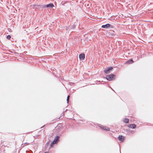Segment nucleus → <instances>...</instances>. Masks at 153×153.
<instances>
[{
	"instance_id": "1",
	"label": "nucleus",
	"mask_w": 153,
	"mask_h": 153,
	"mask_svg": "<svg viewBox=\"0 0 153 153\" xmlns=\"http://www.w3.org/2000/svg\"><path fill=\"white\" fill-rule=\"evenodd\" d=\"M116 75L113 74H111L107 75L106 76V78L108 81H111L114 80Z\"/></svg>"
},
{
	"instance_id": "2",
	"label": "nucleus",
	"mask_w": 153,
	"mask_h": 153,
	"mask_svg": "<svg viewBox=\"0 0 153 153\" xmlns=\"http://www.w3.org/2000/svg\"><path fill=\"white\" fill-rule=\"evenodd\" d=\"M101 27L104 28H108L109 27L112 28H114V26L111 25L110 24L107 23L105 25H103Z\"/></svg>"
},
{
	"instance_id": "3",
	"label": "nucleus",
	"mask_w": 153,
	"mask_h": 153,
	"mask_svg": "<svg viewBox=\"0 0 153 153\" xmlns=\"http://www.w3.org/2000/svg\"><path fill=\"white\" fill-rule=\"evenodd\" d=\"M113 69V68L112 67H109L104 70V72L106 74H108L110 73V71Z\"/></svg>"
},
{
	"instance_id": "4",
	"label": "nucleus",
	"mask_w": 153,
	"mask_h": 153,
	"mask_svg": "<svg viewBox=\"0 0 153 153\" xmlns=\"http://www.w3.org/2000/svg\"><path fill=\"white\" fill-rule=\"evenodd\" d=\"M54 6L53 4V3H51L45 6L42 5V8H44L45 7L52 8Z\"/></svg>"
},
{
	"instance_id": "5",
	"label": "nucleus",
	"mask_w": 153,
	"mask_h": 153,
	"mask_svg": "<svg viewBox=\"0 0 153 153\" xmlns=\"http://www.w3.org/2000/svg\"><path fill=\"white\" fill-rule=\"evenodd\" d=\"M59 137L58 136H57L56 137L54 140L53 141V142H52V143L51 144V147H52L53 146V144L56 143L58 140Z\"/></svg>"
},
{
	"instance_id": "6",
	"label": "nucleus",
	"mask_w": 153,
	"mask_h": 153,
	"mask_svg": "<svg viewBox=\"0 0 153 153\" xmlns=\"http://www.w3.org/2000/svg\"><path fill=\"white\" fill-rule=\"evenodd\" d=\"M30 6L32 7L33 8H35V9H39L40 8H42V5L37 4H34L32 5H31Z\"/></svg>"
},
{
	"instance_id": "7",
	"label": "nucleus",
	"mask_w": 153,
	"mask_h": 153,
	"mask_svg": "<svg viewBox=\"0 0 153 153\" xmlns=\"http://www.w3.org/2000/svg\"><path fill=\"white\" fill-rule=\"evenodd\" d=\"M109 36H113L116 35V33L114 31L112 30L110 31L108 33Z\"/></svg>"
},
{
	"instance_id": "8",
	"label": "nucleus",
	"mask_w": 153,
	"mask_h": 153,
	"mask_svg": "<svg viewBox=\"0 0 153 153\" xmlns=\"http://www.w3.org/2000/svg\"><path fill=\"white\" fill-rule=\"evenodd\" d=\"M100 127L101 128H102L104 130L108 131L110 130L109 128L104 126V125H100Z\"/></svg>"
},
{
	"instance_id": "9",
	"label": "nucleus",
	"mask_w": 153,
	"mask_h": 153,
	"mask_svg": "<svg viewBox=\"0 0 153 153\" xmlns=\"http://www.w3.org/2000/svg\"><path fill=\"white\" fill-rule=\"evenodd\" d=\"M79 58L80 59L83 60L85 58V54L83 53H81L79 55Z\"/></svg>"
},
{
	"instance_id": "10",
	"label": "nucleus",
	"mask_w": 153,
	"mask_h": 153,
	"mask_svg": "<svg viewBox=\"0 0 153 153\" xmlns=\"http://www.w3.org/2000/svg\"><path fill=\"white\" fill-rule=\"evenodd\" d=\"M134 62L133 61L132 59H131L126 61V63L127 64H131L133 63Z\"/></svg>"
},
{
	"instance_id": "11",
	"label": "nucleus",
	"mask_w": 153,
	"mask_h": 153,
	"mask_svg": "<svg viewBox=\"0 0 153 153\" xmlns=\"http://www.w3.org/2000/svg\"><path fill=\"white\" fill-rule=\"evenodd\" d=\"M118 138L119 140H120L123 142V140H124V137L123 136L121 135V136H120L118 137Z\"/></svg>"
},
{
	"instance_id": "12",
	"label": "nucleus",
	"mask_w": 153,
	"mask_h": 153,
	"mask_svg": "<svg viewBox=\"0 0 153 153\" xmlns=\"http://www.w3.org/2000/svg\"><path fill=\"white\" fill-rule=\"evenodd\" d=\"M123 121L125 123H128L129 122V120L128 118H125Z\"/></svg>"
},
{
	"instance_id": "13",
	"label": "nucleus",
	"mask_w": 153,
	"mask_h": 153,
	"mask_svg": "<svg viewBox=\"0 0 153 153\" xmlns=\"http://www.w3.org/2000/svg\"><path fill=\"white\" fill-rule=\"evenodd\" d=\"M128 126L130 128H134L136 127V125H128Z\"/></svg>"
},
{
	"instance_id": "14",
	"label": "nucleus",
	"mask_w": 153,
	"mask_h": 153,
	"mask_svg": "<svg viewBox=\"0 0 153 153\" xmlns=\"http://www.w3.org/2000/svg\"><path fill=\"white\" fill-rule=\"evenodd\" d=\"M76 22H74V23L73 25V26L72 27V28H74L76 27Z\"/></svg>"
},
{
	"instance_id": "15",
	"label": "nucleus",
	"mask_w": 153,
	"mask_h": 153,
	"mask_svg": "<svg viewBox=\"0 0 153 153\" xmlns=\"http://www.w3.org/2000/svg\"><path fill=\"white\" fill-rule=\"evenodd\" d=\"M11 38V36L10 35H8L7 36V38L8 39H9Z\"/></svg>"
},
{
	"instance_id": "16",
	"label": "nucleus",
	"mask_w": 153,
	"mask_h": 153,
	"mask_svg": "<svg viewBox=\"0 0 153 153\" xmlns=\"http://www.w3.org/2000/svg\"><path fill=\"white\" fill-rule=\"evenodd\" d=\"M74 83H73L70 82V85H74Z\"/></svg>"
},
{
	"instance_id": "17",
	"label": "nucleus",
	"mask_w": 153,
	"mask_h": 153,
	"mask_svg": "<svg viewBox=\"0 0 153 153\" xmlns=\"http://www.w3.org/2000/svg\"><path fill=\"white\" fill-rule=\"evenodd\" d=\"M69 100V98H67V100Z\"/></svg>"
},
{
	"instance_id": "18",
	"label": "nucleus",
	"mask_w": 153,
	"mask_h": 153,
	"mask_svg": "<svg viewBox=\"0 0 153 153\" xmlns=\"http://www.w3.org/2000/svg\"><path fill=\"white\" fill-rule=\"evenodd\" d=\"M69 97H70V96L69 95H68L67 98H69Z\"/></svg>"
},
{
	"instance_id": "19",
	"label": "nucleus",
	"mask_w": 153,
	"mask_h": 153,
	"mask_svg": "<svg viewBox=\"0 0 153 153\" xmlns=\"http://www.w3.org/2000/svg\"><path fill=\"white\" fill-rule=\"evenodd\" d=\"M44 153H49L48 152H45Z\"/></svg>"
},
{
	"instance_id": "20",
	"label": "nucleus",
	"mask_w": 153,
	"mask_h": 153,
	"mask_svg": "<svg viewBox=\"0 0 153 153\" xmlns=\"http://www.w3.org/2000/svg\"><path fill=\"white\" fill-rule=\"evenodd\" d=\"M67 103H68L69 102V100H67Z\"/></svg>"
},
{
	"instance_id": "21",
	"label": "nucleus",
	"mask_w": 153,
	"mask_h": 153,
	"mask_svg": "<svg viewBox=\"0 0 153 153\" xmlns=\"http://www.w3.org/2000/svg\"><path fill=\"white\" fill-rule=\"evenodd\" d=\"M57 124L60 125V124H61V123H58Z\"/></svg>"
},
{
	"instance_id": "22",
	"label": "nucleus",
	"mask_w": 153,
	"mask_h": 153,
	"mask_svg": "<svg viewBox=\"0 0 153 153\" xmlns=\"http://www.w3.org/2000/svg\"><path fill=\"white\" fill-rule=\"evenodd\" d=\"M76 22H78V20H77H77H76Z\"/></svg>"
},
{
	"instance_id": "23",
	"label": "nucleus",
	"mask_w": 153,
	"mask_h": 153,
	"mask_svg": "<svg viewBox=\"0 0 153 153\" xmlns=\"http://www.w3.org/2000/svg\"><path fill=\"white\" fill-rule=\"evenodd\" d=\"M130 124L132 125V124Z\"/></svg>"
}]
</instances>
